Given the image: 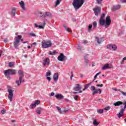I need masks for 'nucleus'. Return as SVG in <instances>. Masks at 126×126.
Returning <instances> with one entry per match:
<instances>
[{"instance_id":"nucleus-1","label":"nucleus","mask_w":126,"mask_h":126,"mask_svg":"<svg viewBox=\"0 0 126 126\" xmlns=\"http://www.w3.org/2000/svg\"><path fill=\"white\" fill-rule=\"evenodd\" d=\"M84 3V0H73L72 4L75 8V11H77V10L79 9L83 5Z\"/></svg>"},{"instance_id":"nucleus-2","label":"nucleus","mask_w":126,"mask_h":126,"mask_svg":"<svg viewBox=\"0 0 126 126\" xmlns=\"http://www.w3.org/2000/svg\"><path fill=\"white\" fill-rule=\"evenodd\" d=\"M18 74L19 75V80L16 81V84H17L18 86H19L21 83L24 82V80H22V78L24 77V73H23V71L19 70L18 71Z\"/></svg>"},{"instance_id":"nucleus-3","label":"nucleus","mask_w":126,"mask_h":126,"mask_svg":"<svg viewBox=\"0 0 126 126\" xmlns=\"http://www.w3.org/2000/svg\"><path fill=\"white\" fill-rule=\"evenodd\" d=\"M4 73L6 77L8 79H10V77L9 76V74H11V75H14L15 74H16V70L12 69H8L7 70H4Z\"/></svg>"},{"instance_id":"nucleus-4","label":"nucleus","mask_w":126,"mask_h":126,"mask_svg":"<svg viewBox=\"0 0 126 126\" xmlns=\"http://www.w3.org/2000/svg\"><path fill=\"white\" fill-rule=\"evenodd\" d=\"M42 49H48L53 46V43L51 40H43L41 42Z\"/></svg>"},{"instance_id":"nucleus-5","label":"nucleus","mask_w":126,"mask_h":126,"mask_svg":"<svg viewBox=\"0 0 126 126\" xmlns=\"http://www.w3.org/2000/svg\"><path fill=\"white\" fill-rule=\"evenodd\" d=\"M21 38H22V35H19L15 37V41L14 42V47L16 50H18V45Z\"/></svg>"},{"instance_id":"nucleus-6","label":"nucleus","mask_w":126,"mask_h":126,"mask_svg":"<svg viewBox=\"0 0 126 126\" xmlns=\"http://www.w3.org/2000/svg\"><path fill=\"white\" fill-rule=\"evenodd\" d=\"M112 23V21L111 20V17L110 16H108L106 17L105 19V28H108L110 25H111V23Z\"/></svg>"},{"instance_id":"nucleus-7","label":"nucleus","mask_w":126,"mask_h":126,"mask_svg":"<svg viewBox=\"0 0 126 126\" xmlns=\"http://www.w3.org/2000/svg\"><path fill=\"white\" fill-rule=\"evenodd\" d=\"M58 60L60 62H64L67 60V57L63 55V53H61L60 56L58 57Z\"/></svg>"},{"instance_id":"nucleus-8","label":"nucleus","mask_w":126,"mask_h":126,"mask_svg":"<svg viewBox=\"0 0 126 126\" xmlns=\"http://www.w3.org/2000/svg\"><path fill=\"white\" fill-rule=\"evenodd\" d=\"M8 92L9 93L8 98L10 102H12V100L13 99V90L11 89H8Z\"/></svg>"},{"instance_id":"nucleus-9","label":"nucleus","mask_w":126,"mask_h":126,"mask_svg":"<svg viewBox=\"0 0 126 126\" xmlns=\"http://www.w3.org/2000/svg\"><path fill=\"white\" fill-rule=\"evenodd\" d=\"M74 90L75 91H79V93H82V91L81 90V86L78 84H75V86L74 88Z\"/></svg>"},{"instance_id":"nucleus-10","label":"nucleus","mask_w":126,"mask_h":126,"mask_svg":"<svg viewBox=\"0 0 126 126\" xmlns=\"http://www.w3.org/2000/svg\"><path fill=\"white\" fill-rule=\"evenodd\" d=\"M93 10L95 15H96V16H98L99 13L101 12V8L98 7L97 8H94Z\"/></svg>"},{"instance_id":"nucleus-11","label":"nucleus","mask_w":126,"mask_h":126,"mask_svg":"<svg viewBox=\"0 0 126 126\" xmlns=\"http://www.w3.org/2000/svg\"><path fill=\"white\" fill-rule=\"evenodd\" d=\"M43 67H45L46 65H50V59L46 58L44 60V62L42 63Z\"/></svg>"},{"instance_id":"nucleus-12","label":"nucleus","mask_w":126,"mask_h":126,"mask_svg":"<svg viewBox=\"0 0 126 126\" xmlns=\"http://www.w3.org/2000/svg\"><path fill=\"white\" fill-rule=\"evenodd\" d=\"M110 68H112V66L109 63H106L101 68V69L102 70H105L106 69H110Z\"/></svg>"},{"instance_id":"nucleus-13","label":"nucleus","mask_w":126,"mask_h":126,"mask_svg":"<svg viewBox=\"0 0 126 126\" xmlns=\"http://www.w3.org/2000/svg\"><path fill=\"white\" fill-rule=\"evenodd\" d=\"M19 3L23 10H26V8L25 7V3H24V1L22 0L20 2H19Z\"/></svg>"},{"instance_id":"nucleus-14","label":"nucleus","mask_w":126,"mask_h":126,"mask_svg":"<svg viewBox=\"0 0 126 126\" xmlns=\"http://www.w3.org/2000/svg\"><path fill=\"white\" fill-rule=\"evenodd\" d=\"M95 39L98 43V44H101L102 42H104V37H98L97 36L95 37Z\"/></svg>"},{"instance_id":"nucleus-15","label":"nucleus","mask_w":126,"mask_h":126,"mask_svg":"<svg viewBox=\"0 0 126 126\" xmlns=\"http://www.w3.org/2000/svg\"><path fill=\"white\" fill-rule=\"evenodd\" d=\"M121 8V5H114L112 7V11H115V10H118Z\"/></svg>"},{"instance_id":"nucleus-16","label":"nucleus","mask_w":126,"mask_h":126,"mask_svg":"<svg viewBox=\"0 0 126 126\" xmlns=\"http://www.w3.org/2000/svg\"><path fill=\"white\" fill-rule=\"evenodd\" d=\"M88 56L89 55H86L84 56V63L86 65H88V63H89V60H88Z\"/></svg>"},{"instance_id":"nucleus-17","label":"nucleus","mask_w":126,"mask_h":126,"mask_svg":"<svg viewBox=\"0 0 126 126\" xmlns=\"http://www.w3.org/2000/svg\"><path fill=\"white\" fill-rule=\"evenodd\" d=\"M124 104V102L119 101L116 102L114 103L113 105L114 106H115V107H118L119 106H121V105H123Z\"/></svg>"},{"instance_id":"nucleus-18","label":"nucleus","mask_w":126,"mask_h":126,"mask_svg":"<svg viewBox=\"0 0 126 126\" xmlns=\"http://www.w3.org/2000/svg\"><path fill=\"white\" fill-rule=\"evenodd\" d=\"M53 79L54 81H58L59 79V73H55L53 75Z\"/></svg>"},{"instance_id":"nucleus-19","label":"nucleus","mask_w":126,"mask_h":126,"mask_svg":"<svg viewBox=\"0 0 126 126\" xmlns=\"http://www.w3.org/2000/svg\"><path fill=\"white\" fill-rule=\"evenodd\" d=\"M99 25L103 26V25H106L105 20L101 19H99Z\"/></svg>"},{"instance_id":"nucleus-20","label":"nucleus","mask_w":126,"mask_h":126,"mask_svg":"<svg viewBox=\"0 0 126 126\" xmlns=\"http://www.w3.org/2000/svg\"><path fill=\"white\" fill-rule=\"evenodd\" d=\"M124 111L122 109H121L119 114H117V116L119 118H122V117H124Z\"/></svg>"},{"instance_id":"nucleus-21","label":"nucleus","mask_w":126,"mask_h":126,"mask_svg":"<svg viewBox=\"0 0 126 126\" xmlns=\"http://www.w3.org/2000/svg\"><path fill=\"white\" fill-rule=\"evenodd\" d=\"M98 92H99V94H101V93H102V91L101 90V89H95V90H94V92L93 93V95H95V94H98Z\"/></svg>"},{"instance_id":"nucleus-22","label":"nucleus","mask_w":126,"mask_h":126,"mask_svg":"<svg viewBox=\"0 0 126 126\" xmlns=\"http://www.w3.org/2000/svg\"><path fill=\"white\" fill-rule=\"evenodd\" d=\"M55 97L57 99H60V100L62 99H63V95H62L61 94H56Z\"/></svg>"},{"instance_id":"nucleus-23","label":"nucleus","mask_w":126,"mask_h":126,"mask_svg":"<svg viewBox=\"0 0 126 126\" xmlns=\"http://www.w3.org/2000/svg\"><path fill=\"white\" fill-rule=\"evenodd\" d=\"M42 111H43L42 108H41V107H38L36 109V112L37 114H38V115H41V113Z\"/></svg>"},{"instance_id":"nucleus-24","label":"nucleus","mask_w":126,"mask_h":126,"mask_svg":"<svg viewBox=\"0 0 126 126\" xmlns=\"http://www.w3.org/2000/svg\"><path fill=\"white\" fill-rule=\"evenodd\" d=\"M56 54H58V52L56 50H54L53 52L51 51L48 52V55H51V56H55Z\"/></svg>"},{"instance_id":"nucleus-25","label":"nucleus","mask_w":126,"mask_h":126,"mask_svg":"<svg viewBox=\"0 0 126 126\" xmlns=\"http://www.w3.org/2000/svg\"><path fill=\"white\" fill-rule=\"evenodd\" d=\"M91 84H92V82H90L89 84H86L85 86V88L83 89V91H84V90H86V89H88V88L89 87V86H90V85H91Z\"/></svg>"},{"instance_id":"nucleus-26","label":"nucleus","mask_w":126,"mask_h":126,"mask_svg":"<svg viewBox=\"0 0 126 126\" xmlns=\"http://www.w3.org/2000/svg\"><path fill=\"white\" fill-rule=\"evenodd\" d=\"M63 27H64V29L66 30V31H67V32H69L71 33V31L69 30V28L68 27H66L65 25H63Z\"/></svg>"},{"instance_id":"nucleus-27","label":"nucleus","mask_w":126,"mask_h":126,"mask_svg":"<svg viewBox=\"0 0 126 126\" xmlns=\"http://www.w3.org/2000/svg\"><path fill=\"white\" fill-rule=\"evenodd\" d=\"M15 63L14 62H9L8 63V66L9 67H12L14 66Z\"/></svg>"},{"instance_id":"nucleus-28","label":"nucleus","mask_w":126,"mask_h":126,"mask_svg":"<svg viewBox=\"0 0 126 126\" xmlns=\"http://www.w3.org/2000/svg\"><path fill=\"white\" fill-rule=\"evenodd\" d=\"M93 124L95 126H97L99 125V123L97 122V120L96 119L94 120Z\"/></svg>"},{"instance_id":"nucleus-29","label":"nucleus","mask_w":126,"mask_h":126,"mask_svg":"<svg viewBox=\"0 0 126 126\" xmlns=\"http://www.w3.org/2000/svg\"><path fill=\"white\" fill-rule=\"evenodd\" d=\"M15 11H16V9L13 8L12 9L11 13L13 16H15Z\"/></svg>"},{"instance_id":"nucleus-30","label":"nucleus","mask_w":126,"mask_h":126,"mask_svg":"<svg viewBox=\"0 0 126 126\" xmlns=\"http://www.w3.org/2000/svg\"><path fill=\"white\" fill-rule=\"evenodd\" d=\"M61 1H62V0H57L55 4V7H57V6L59 5V4L61 3Z\"/></svg>"},{"instance_id":"nucleus-31","label":"nucleus","mask_w":126,"mask_h":126,"mask_svg":"<svg viewBox=\"0 0 126 126\" xmlns=\"http://www.w3.org/2000/svg\"><path fill=\"white\" fill-rule=\"evenodd\" d=\"M97 112L98 114H103V113H104V110H103V109H98L97 110Z\"/></svg>"},{"instance_id":"nucleus-32","label":"nucleus","mask_w":126,"mask_h":126,"mask_svg":"<svg viewBox=\"0 0 126 126\" xmlns=\"http://www.w3.org/2000/svg\"><path fill=\"white\" fill-rule=\"evenodd\" d=\"M93 25L94 29H95V28H97V22L96 21L94 22L93 23Z\"/></svg>"},{"instance_id":"nucleus-33","label":"nucleus","mask_w":126,"mask_h":126,"mask_svg":"<svg viewBox=\"0 0 126 126\" xmlns=\"http://www.w3.org/2000/svg\"><path fill=\"white\" fill-rule=\"evenodd\" d=\"M106 15L104 13H102L99 19L105 20V16Z\"/></svg>"},{"instance_id":"nucleus-34","label":"nucleus","mask_w":126,"mask_h":126,"mask_svg":"<svg viewBox=\"0 0 126 126\" xmlns=\"http://www.w3.org/2000/svg\"><path fill=\"white\" fill-rule=\"evenodd\" d=\"M36 107V104L35 103H32L30 105L31 109H34Z\"/></svg>"},{"instance_id":"nucleus-35","label":"nucleus","mask_w":126,"mask_h":126,"mask_svg":"<svg viewBox=\"0 0 126 126\" xmlns=\"http://www.w3.org/2000/svg\"><path fill=\"white\" fill-rule=\"evenodd\" d=\"M92 29V24H90L88 27L89 32H91Z\"/></svg>"},{"instance_id":"nucleus-36","label":"nucleus","mask_w":126,"mask_h":126,"mask_svg":"<svg viewBox=\"0 0 126 126\" xmlns=\"http://www.w3.org/2000/svg\"><path fill=\"white\" fill-rule=\"evenodd\" d=\"M101 73V72H99L98 73H97L94 76V80H95L96 79V78H97V75H99V74H100Z\"/></svg>"},{"instance_id":"nucleus-37","label":"nucleus","mask_w":126,"mask_h":126,"mask_svg":"<svg viewBox=\"0 0 126 126\" xmlns=\"http://www.w3.org/2000/svg\"><path fill=\"white\" fill-rule=\"evenodd\" d=\"M112 50L113 51H116V50H117V45H112Z\"/></svg>"},{"instance_id":"nucleus-38","label":"nucleus","mask_w":126,"mask_h":126,"mask_svg":"<svg viewBox=\"0 0 126 126\" xmlns=\"http://www.w3.org/2000/svg\"><path fill=\"white\" fill-rule=\"evenodd\" d=\"M91 91H94V90H96V88H95V86H92L91 87Z\"/></svg>"},{"instance_id":"nucleus-39","label":"nucleus","mask_w":126,"mask_h":126,"mask_svg":"<svg viewBox=\"0 0 126 126\" xmlns=\"http://www.w3.org/2000/svg\"><path fill=\"white\" fill-rule=\"evenodd\" d=\"M112 45L111 44H109L107 45V49H109V50H112Z\"/></svg>"},{"instance_id":"nucleus-40","label":"nucleus","mask_w":126,"mask_h":126,"mask_svg":"<svg viewBox=\"0 0 126 126\" xmlns=\"http://www.w3.org/2000/svg\"><path fill=\"white\" fill-rule=\"evenodd\" d=\"M51 71H48L47 72H46V76L49 77V76H51Z\"/></svg>"},{"instance_id":"nucleus-41","label":"nucleus","mask_w":126,"mask_h":126,"mask_svg":"<svg viewBox=\"0 0 126 126\" xmlns=\"http://www.w3.org/2000/svg\"><path fill=\"white\" fill-rule=\"evenodd\" d=\"M40 103H41V102L40 101V100H35L34 102V104H35V105H39V104H40Z\"/></svg>"},{"instance_id":"nucleus-42","label":"nucleus","mask_w":126,"mask_h":126,"mask_svg":"<svg viewBox=\"0 0 126 126\" xmlns=\"http://www.w3.org/2000/svg\"><path fill=\"white\" fill-rule=\"evenodd\" d=\"M88 43V41L87 40H84L82 41V44H87Z\"/></svg>"},{"instance_id":"nucleus-43","label":"nucleus","mask_w":126,"mask_h":126,"mask_svg":"<svg viewBox=\"0 0 126 126\" xmlns=\"http://www.w3.org/2000/svg\"><path fill=\"white\" fill-rule=\"evenodd\" d=\"M110 109H111V107L110 106H107L105 108H104V110H105L106 111H109Z\"/></svg>"},{"instance_id":"nucleus-44","label":"nucleus","mask_w":126,"mask_h":126,"mask_svg":"<svg viewBox=\"0 0 126 126\" xmlns=\"http://www.w3.org/2000/svg\"><path fill=\"white\" fill-rule=\"evenodd\" d=\"M103 0H96V1L98 3V4H101L102 1H103Z\"/></svg>"},{"instance_id":"nucleus-45","label":"nucleus","mask_w":126,"mask_h":126,"mask_svg":"<svg viewBox=\"0 0 126 126\" xmlns=\"http://www.w3.org/2000/svg\"><path fill=\"white\" fill-rule=\"evenodd\" d=\"M30 36H32V37H36V34L34 33H30Z\"/></svg>"},{"instance_id":"nucleus-46","label":"nucleus","mask_w":126,"mask_h":126,"mask_svg":"<svg viewBox=\"0 0 126 126\" xmlns=\"http://www.w3.org/2000/svg\"><path fill=\"white\" fill-rule=\"evenodd\" d=\"M46 16H51V13L49 12H45Z\"/></svg>"},{"instance_id":"nucleus-47","label":"nucleus","mask_w":126,"mask_h":126,"mask_svg":"<svg viewBox=\"0 0 126 126\" xmlns=\"http://www.w3.org/2000/svg\"><path fill=\"white\" fill-rule=\"evenodd\" d=\"M81 49H82V47H81L80 45H78L77 49L79 50V51H81Z\"/></svg>"},{"instance_id":"nucleus-48","label":"nucleus","mask_w":126,"mask_h":126,"mask_svg":"<svg viewBox=\"0 0 126 126\" xmlns=\"http://www.w3.org/2000/svg\"><path fill=\"white\" fill-rule=\"evenodd\" d=\"M96 86L97 87H103L104 86V85H103L102 84H101L100 85L97 84V85H96Z\"/></svg>"},{"instance_id":"nucleus-49","label":"nucleus","mask_w":126,"mask_h":126,"mask_svg":"<svg viewBox=\"0 0 126 126\" xmlns=\"http://www.w3.org/2000/svg\"><path fill=\"white\" fill-rule=\"evenodd\" d=\"M121 93H122V94H123V95L124 96H126V93H125V92H123V91H121Z\"/></svg>"},{"instance_id":"nucleus-50","label":"nucleus","mask_w":126,"mask_h":126,"mask_svg":"<svg viewBox=\"0 0 126 126\" xmlns=\"http://www.w3.org/2000/svg\"><path fill=\"white\" fill-rule=\"evenodd\" d=\"M71 75L70 76V78H71V79H72V77H73V71L71 72Z\"/></svg>"},{"instance_id":"nucleus-51","label":"nucleus","mask_w":126,"mask_h":126,"mask_svg":"<svg viewBox=\"0 0 126 126\" xmlns=\"http://www.w3.org/2000/svg\"><path fill=\"white\" fill-rule=\"evenodd\" d=\"M57 110H58V111H59V112H61V110H62V109L61 108V107H59V106H57Z\"/></svg>"},{"instance_id":"nucleus-52","label":"nucleus","mask_w":126,"mask_h":126,"mask_svg":"<svg viewBox=\"0 0 126 126\" xmlns=\"http://www.w3.org/2000/svg\"><path fill=\"white\" fill-rule=\"evenodd\" d=\"M1 114H2L3 115V114H5V110H2L1 111Z\"/></svg>"},{"instance_id":"nucleus-53","label":"nucleus","mask_w":126,"mask_h":126,"mask_svg":"<svg viewBox=\"0 0 126 126\" xmlns=\"http://www.w3.org/2000/svg\"><path fill=\"white\" fill-rule=\"evenodd\" d=\"M126 109V105L124 106V108H123L122 109H121V110H123L125 112V110Z\"/></svg>"},{"instance_id":"nucleus-54","label":"nucleus","mask_w":126,"mask_h":126,"mask_svg":"<svg viewBox=\"0 0 126 126\" xmlns=\"http://www.w3.org/2000/svg\"><path fill=\"white\" fill-rule=\"evenodd\" d=\"M38 28H39V29H43L44 26H39Z\"/></svg>"},{"instance_id":"nucleus-55","label":"nucleus","mask_w":126,"mask_h":126,"mask_svg":"<svg viewBox=\"0 0 126 126\" xmlns=\"http://www.w3.org/2000/svg\"><path fill=\"white\" fill-rule=\"evenodd\" d=\"M77 97L78 96L77 95L74 96V99L75 100V101H77Z\"/></svg>"},{"instance_id":"nucleus-56","label":"nucleus","mask_w":126,"mask_h":126,"mask_svg":"<svg viewBox=\"0 0 126 126\" xmlns=\"http://www.w3.org/2000/svg\"><path fill=\"white\" fill-rule=\"evenodd\" d=\"M46 79H47V80H48V81H51V77H47V78H46Z\"/></svg>"},{"instance_id":"nucleus-57","label":"nucleus","mask_w":126,"mask_h":126,"mask_svg":"<svg viewBox=\"0 0 126 126\" xmlns=\"http://www.w3.org/2000/svg\"><path fill=\"white\" fill-rule=\"evenodd\" d=\"M37 45V43L36 42H34L32 44V47L33 45L36 46Z\"/></svg>"},{"instance_id":"nucleus-58","label":"nucleus","mask_w":126,"mask_h":126,"mask_svg":"<svg viewBox=\"0 0 126 126\" xmlns=\"http://www.w3.org/2000/svg\"><path fill=\"white\" fill-rule=\"evenodd\" d=\"M46 14H43L41 15V17H46Z\"/></svg>"},{"instance_id":"nucleus-59","label":"nucleus","mask_w":126,"mask_h":126,"mask_svg":"<svg viewBox=\"0 0 126 126\" xmlns=\"http://www.w3.org/2000/svg\"><path fill=\"white\" fill-rule=\"evenodd\" d=\"M124 62H125V60H124V59H123L122 61H121V64H124Z\"/></svg>"},{"instance_id":"nucleus-60","label":"nucleus","mask_w":126,"mask_h":126,"mask_svg":"<svg viewBox=\"0 0 126 126\" xmlns=\"http://www.w3.org/2000/svg\"><path fill=\"white\" fill-rule=\"evenodd\" d=\"M54 95H55V93L53 92L51 93L50 94V96H54Z\"/></svg>"},{"instance_id":"nucleus-61","label":"nucleus","mask_w":126,"mask_h":126,"mask_svg":"<svg viewBox=\"0 0 126 126\" xmlns=\"http://www.w3.org/2000/svg\"><path fill=\"white\" fill-rule=\"evenodd\" d=\"M112 90H114L115 91H118V90L117 89V88H113Z\"/></svg>"},{"instance_id":"nucleus-62","label":"nucleus","mask_w":126,"mask_h":126,"mask_svg":"<svg viewBox=\"0 0 126 126\" xmlns=\"http://www.w3.org/2000/svg\"><path fill=\"white\" fill-rule=\"evenodd\" d=\"M34 26L35 27H36L37 28V27H38L39 28V25H37V24H34Z\"/></svg>"},{"instance_id":"nucleus-63","label":"nucleus","mask_w":126,"mask_h":126,"mask_svg":"<svg viewBox=\"0 0 126 126\" xmlns=\"http://www.w3.org/2000/svg\"><path fill=\"white\" fill-rule=\"evenodd\" d=\"M122 2H126V0H122Z\"/></svg>"},{"instance_id":"nucleus-64","label":"nucleus","mask_w":126,"mask_h":126,"mask_svg":"<svg viewBox=\"0 0 126 126\" xmlns=\"http://www.w3.org/2000/svg\"><path fill=\"white\" fill-rule=\"evenodd\" d=\"M123 105H125V106H126V101H124Z\"/></svg>"}]
</instances>
